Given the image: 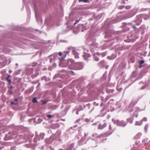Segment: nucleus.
Listing matches in <instances>:
<instances>
[{
  "label": "nucleus",
  "mask_w": 150,
  "mask_h": 150,
  "mask_svg": "<svg viewBox=\"0 0 150 150\" xmlns=\"http://www.w3.org/2000/svg\"><path fill=\"white\" fill-rule=\"evenodd\" d=\"M98 55H99V54L98 53H96V54H94L93 55V57H94V59L95 61H99V58L97 56H98Z\"/></svg>",
  "instance_id": "nucleus-4"
},
{
  "label": "nucleus",
  "mask_w": 150,
  "mask_h": 150,
  "mask_svg": "<svg viewBox=\"0 0 150 150\" xmlns=\"http://www.w3.org/2000/svg\"><path fill=\"white\" fill-rule=\"evenodd\" d=\"M138 111H135L134 112V115L136 117H137L138 116Z\"/></svg>",
  "instance_id": "nucleus-12"
},
{
  "label": "nucleus",
  "mask_w": 150,
  "mask_h": 150,
  "mask_svg": "<svg viewBox=\"0 0 150 150\" xmlns=\"http://www.w3.org/2000/svg\"><path fill=\"white\" fill-rule=\"evenodd\" d=\"M71 51L72 54L74 55L75 58L76 59H79V57L78 53L74 49H72Z\"/></svg>",
  "instance_id": "nucleus-2"
},
{
  "label": "nucleus",
  "mask_w": 150,
  "mask_h": 150,
  "mask_svg": "<svg viewBox=\"0 0 150 150\" xmlns=\"http://www.w3.org/2000/svg\"><path fill=\"white\" fill-rule=\"evenodd\" d=\"M137 102L135 101H132L130 104L129 106L131 107H133L137 103Z\"/></svg>",
  "instance_id": "nucleus-5"
},
{
  "label": "nucleus",
  "mask_w": 150,
  "mask_h": 150,
  "mask_svg": "<svg viewBox=\"0 0 150 150\" xmlns=\"http://www.w3.org/2000/svg\"><path fill=\"white\" fill-rule=\"evenodd\" d=\"M69 53V51H67V53Z\"/></svg>",
  "instance_id": "nucleus-30"
},
{
  "label": "nucleus",
  "mask_w": 150,
  "mask_h": 150,
  "mask_svg": "<svg viewBox=\"0 0 150 150\" xmlns=\"http://www.w3.org/2000/svg\"><path fill=\"white\" fill-rule=\"evenodd\" d=\"M109 129H111V126L110 125L109 126Z\"/></svg>",
  "instance_id": "nucleus-25"
},
{
  "label": "nucleus",
  "mask_w": 150,
  "mask_h": 150,
  "mask_svg": "<svg viewBox=\"0 0 150 150\" xmlns=\"http://www.w3.org/2000/svg\"><path fill=\"white\" fill-rule=\"evenodd\" d=\"M130 7L129 6H126V8L127 9H129L130 8Z\"/></svg>",
  "instance_id": "nucleus-21"
},
{
  "label": "nucleus",
  "mask_w": 150,
  "mask_h": 150,
  "mask_svg": "<svg viewBox=\"0 0 150 150\" xmlns=\"http://www.w3.org/2000/svg\"><path fill=\"white\" fill-rule=\"evenodd\" d=\"M83 64L81 62L76 63L74 65V68L75 70H81L83 68Z\"/></svg>",
  "instance_id": "nucleus-1"
},
{
  "label": "nucleus",
  "mask_w": 150,
  "mask_h": 150,
  "mask_svg": "<svg viewBox=\"0 0 150 150\" xmlns=\"http://www.w3.org/2000/svg\"><path fill=\"white\" fill-rule=\"evenodd\" d=\"M104 61L103 60H102L98 64L100 66H102L104 64Z\"/></svg>",
  "instance_id": "nucleus-10"
},
{
  "label": "nucleus",
  "mask_w": 150,
  "mask_h": 150,
  "mask_svg": "<svg viewBox=\"0 0 150 150\" xmlns=\"http://www.w3.org/2000/svg\"><path fill=\"white\" fill-rule=\"evenodd\" d=\"M42 104L44 105L45 104L47 103V101H42Z\"/></svg>",
  "instance_id": "nucleus-20"
},
{
  "label": "nucleus",
  "mask_w": 150,
  "mask_h": 150,
  "mask_svg": "<svg viewBox=\"0 0 150 150\" xmlns=\"http://www.w3.org/2000/svg\"><path fill=\"white\" fill-rule=\"evenodd\" d=\"M147 121V119L146 118V117H144V118L142 120V122H142V121Z\"/></svg>",
  "instance_id": "nucleus-16"
},
{
  "label": "nucleus",
  "mask_w": 150,
  "mask_h": 150,
  "mask_svg": "<svg viewBox=\"0 0 150 150\" xmlns=\"http://www.w3.org/2000/svg\"><path fill=\"white\" fill-rule=\"evenodd\" d=\"M18 99L16 98L14 99V101L15 102H11V104L12 105H17L18 103Z\"/></svg>",
  "instance_id": "nucleus-6"
},
{
  "label": "nucleus",
  "mask_w": 150,
  "mask_h": 150,
  "mask_svg": "<svg viewBox=\"0 0 150 150\" xmlns=\"http://www.w3.org/2000/svg\"><path fill=\"white\" fill-rule=\"evenodd\" d=\"M144 63V61L143 60H141L139 62V64L140 65Z\"/></svg>",
  "instance_id": "nucleus-14"
},
{
  "label": "nucleus",
  "mask_w": 150,
  "mask_h": 150,
  "mask_svg": "<svg viewBox=\"0 0 150 150\" xmlns=\"http://www.w3.org/2000/svg\"><path fill=\"white\" fill-rule=\"evenodd\" d=\"M80 20V19L79 20L76 21L75 23H74V25L76 24Z\"/></svg>",
  "instance_id": "nucleus-19"
},
{
  "label": "nucleus",
  "mask_w": 150,
  "mask_h": 150,
  "mask_svg": "<svg viewBox=\"0 0 150 150\" xmlns=\"http://www.w3.org/2000/svg\"><path fill=\"white\" fill-rule=\"evenodd\" d=\"M100 125H99V126L98 127V128L99 129H102V128H100Z\"/></svg>",
  "instance_id": "nucleus-26"
},
{
  "label": "nucleus",
  "mask_w": 150,
  "mask_h": 150,
  "mask_svg": "<svg viewBox=\"0 0 150 150\" xmlns=\"http://www.w3.org/2000/svg\"><path fill=\"white\" fill-rule=\"evenodd\" d=\"M59 150H63L62 149H60Z\"/></svg>",
  "instance_id": "nucleus-33"
},
{
  "label": "nucleus",
  "mask_w": 150,
  "mask_h": 150,
  "mask_svg": "<svg viewBox=\"0 0 150 150\" xmlns=\"http://www.w3.org/2000/svg\"><path fill=\"white\" fill-rule=\"evenodd\" d=\"M133 28L134 29H136V27L134 26H133Z\"/></svg>",
  "instance_id": "nucleus-24"
},
{
  "label": "nucleus",
  "mask_w": 150,
  "mask_h": 150,
  "mask_svg": "<svg viewBox=\"0 0 150 150\" xmlns=\"http://www.w3.org/2000/svg\"><path fill=\"white\" fill-rule=\"evenodd\" d=\"M114 91V90L113 89H107L106 90V92L108 93H113Z\"/></svg>",
  "instance_id": "nucleus-7"
},
{
  "label": "nucleus",
  "mask_w": 150,
  "mask_h": 150,
  "mask_svg": "<svg viewBox=\"0 0 150 150\" xmlns=\"http://www.w3.org/2000/svg\"><path fill=\"white\" fill-rule=\"evenodd\" d=\"M10 94H11V93H12V91L11 90L10 91Z\"/></svg>",
  "instance_id": "nucleus-29"
},
{
  "label": "nucleus",
  "mask_w": 150,
  "mask_h": 150,
  "mask_svg": "<svg viewBox=\"0 0 150 150\" xmlns=\"http://www.w3.org/2000/svg\"><path fill=\"white\" fill-rule=\"evenodd\" d=\"M11 71H9V73H11Z\"/></svg>",
  "instance_id": "nucleus-31"
},
{
  "label": "nucleus",
  "mask_w": 150,
  "mask_h": 150,
  "mask_svg": "<svg viewBox=\"0 0 150 150\" xmlns=\"http://www.w3.org/2000/svg\"><path fill=\"white\" fill-rule=\"evenodd\" d=\"M67 147L66 150H71L74 148V145L73 144H72L69 145H68Z\"/></svg>",
  "instance_id": "nucleus-3"
},
{
  "label": "nucleus",
  "mask_w": 150,
  "mask_h": 150,
  "mask_svg": "<svg viewBox=\"0 0 150 150\" xmlns=\"http://www.w3.org/2000/svg\"><path fill=\"white\" fill-rule=\"evenodd\" d=\"M89 55L88 54H85L83 55V57L85 58V56H88V57H89Z\"/></svg>",
  "instance_id": "nucleus-15"
},
{
  "label": "nucleus",
  "mask_w": 150,
  "mask_h": 150,
  "mask_svg": "<svg viewBox=\"0 0 150 150\" xmlns=\"http://www.w3.org/2000/svg\"><path fill=\"white\" fill-rule=\"evenodd\" d=\"M13 86H11V88H13Z\"/></svg>",
  "instance_id": "nucleus-32"
},
{
  "label": "nucleus",
  "mask_w": 150,
  "mask_h": 150,
  "mask_svg": "<svg viewBox=\"0 0 150 150\" xmlns=\"http://www.w3.org/2000/svg\"><path fill=\"white\" fill-rule=\"evenodd\" d=\"M10 77V75H9L6 78V80L8 81L9 83V84H11V79H9V78Z\"/></svg>",
  "instance_id": "nucleus-8"
},
{
  "label": "nucleus",
  "mask_w": 150,
  "mask_h": 150,
  "mask_svg": "<svg viewBox=\"0 0 150 150\" xmlns=\"http://www.w3.org/2000/svg\"><path fill=\"white\" fill-rule=\"evenodd\" d=\"M37 102L36 97H34L33 98L32 102L33 103H36Z\"/></svg>",
  "instance_id": "nucleus-9"
},
{
  "label": "nucleus",
  "mask_w": 150,
  "mask_h": 150,
  "mask_svg": "<svg viewBox=\"0 0 150 150\" xmlns=\"http://www.w3.org/2000/svg\"><path fill=\"white\" fill-rule=\"evenodd\" d=\"M50 62H52V58L50 59Z\"/></svg>",
  "instance_id": "nucleus-27"
},
{
  "label": "nucleus",
  "mask_w": 150,
  "mask_h": 150,
  "mask_svg": "<svg viewBox=\"0 0 150 150\" xmlns=\"http://www.w3.org/2000/svg\"><path fill=\"white\" fill-rule=\"evenodd\" d=\"M142 67V65H140L139 64V67L141 68V67Z\"/></svg>",
  "instance_id": "nucleus-28"
},
{
  "label": "nucleus",
  "mask_w": 150,
  "mask_h": 150,
  "mask_svg": "<svg viewBox=\"0 0 150 150\" xmlns=\"http://www.w3.org/2000/svg\"><path fill=\"white\" fill-rule=\"evenodd\" d=\"M88 0H79V2H86Z\"/></svg>",
  "instance_id": "nucleus-13"
},
{
  "label": "nucleus",
  "mask_w": 150,
  "mask_h": 150,
  "mask_svg": "<svg viewBox=\"0 0 150 150\" xmlns=\"http://www.w3.org/2000/svg\"><path fill=\"white\" fill-rule=\"evenodd\" d=\"M62 54V53L61 52H59L58 53V55L59 56H61Z\"/></svg>",
  "instance_id": "nucleus-17"
},
{
  "label": "nucleus",
  "mask_w": 150,
  "mask_h": 150,
  "mask_svg": "<svg viewBox=\"0 0 150 150\" xmlns=\"http://www.w3.org/2000/svg\"><path fill=\"white\" fill-rule=\"evenodd\" d=\"M71 72L73 74H72L73 75H74V73L73 71H71Z\"/></svg>",
  "instance_id": "nucleus-23"
},
{
  "label": "nucleus",
  "mask_w": 150,
  "mask_h": 150,
  "mask_svg": "<svg viewBox=\"0 0 150 150\" xmlns=\"http://www.w3.org/2000/svg\"><path fill=\"white\" fill-rule=\"evenodd\" d=\"M142 122H139L138 121H136L135 123V125H142Z\"/></svg>",
  "instance_id": "nucleus-11"
},
{
  "label": "nucleus",
  "mask_w": 150,
  "mask_h": 150,
  "mask_svg": "<svg viewBox=\"0 0 150 150\" xmlns=\"http://www.w3.org/2000/svg\"><path fill=\"white\" fill-rule=\"evenodd\" d=\"M47 117L49 118H51L52 117V115H47Z\"/></svg>",
  "instance_id": "nucleus-18"
},
{
  "label": "nucleus",
  "mask_w": 150,
  "mask_h": 150,
  "mask_svg": "<svg viewBox=\"0 0 150 150\" xmlns=\"http://www.w3.org/2000/svg\"><path fill=\"white\" fill-rule=\"evenodd\" d=\"M37 64H36V63L34 64H33L32 65V66H33V67H35L37 65Z\"/></svg>",
  "instance_id": "nucleus-22"
}]
</instances>
